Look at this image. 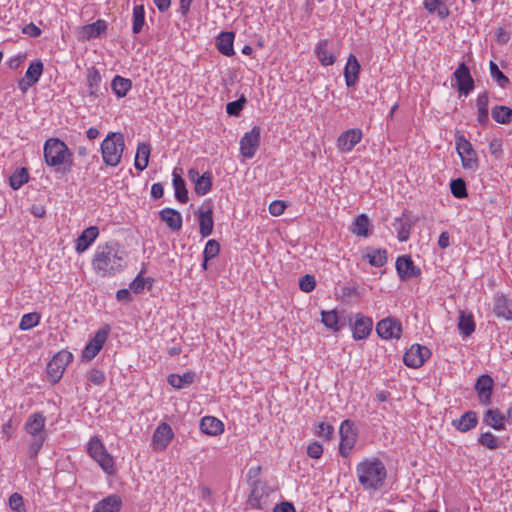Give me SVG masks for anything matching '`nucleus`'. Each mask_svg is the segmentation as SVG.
<instances>
[{
	"label": "nucleus",
	"mask_w": 512,
	"mask_h": 512,
	"mask_svg": "<svg viewBox=\"0 0 512 512\" xmlns=\"http://www.w3.org/2000/svg\"><path fill=\"white\" fill-rule=\"evenodd\" d=\"M174 433L167 423H161L153 433L152 444L155 450L163 451L171 442Z\"/></svg>",
	"instance_id": "obj_18"
},
{
	"label": "nucleus",
	"mask_w": 512,
	"mask_h": 512,
	"mask_svg": "<svg viewBox=\"0 0 512 512\" xmlns=\"http://www.w3.org/2000/svg\"><path fill=\"white\" fill-rule=\"evenodd\" d=\"M453 76L457 83V88L460 93L468 95L474 89V80L470 74L468 66L462 62L459 64Z\"/></svg>",
	"instance_id": "obj_16"
},
{
	"label": "nucleus",
	"mask_w": 512,
	"mask_h": 512,
	"mask_svg": "<svg viewBox=\"0 0 512 512\" xmlns=\"http://www.w3.org/2000/svg\"><path fill=\"white\" fill-rule=\"evenodd\" d=\"M376 332L379 337L385 340L399 339L402 333V325L397 319L388 317L377 323Z\"/></svg>",
	"instance_id": "obj_14"
},
{
	"label": "nucleus",
	"mask_w": 512,
	"mask_h": 512,
	"mask_svg": "<svg viewBox=\"0 0 512 512\" xmlns=\"http://www.w3.org/2000/svg\"><path fill=\"white\" fill-rule=\"evenodd\" d=\"M490 67V74L491 77L498 83V85L502 88L506 87V85L509 83V79L506 75H504L500 69L498 68L497 64L493 61L489 64Z\"/></svg>",
	"instance_id": "obj_54"
},
{
	"label": "nucleus",
	"mask_w": 512,
	"mask_h": 512,
	"mask_svg": "<svg viewBox=\"0 0 512 512\" xmlns=\"http://www.w3.org/2000/svg\"><path fill=\"white\" fill-rule=\"evenodd\" d=\"M396 270L401 279L414 278L420 275V269L414 265L413 260L408 255L397 258Z\"/></svg>",
	"instance_id": "obj_20"
},
{
	"label": "nucleus",
	"mask_w": 512,
	"mask_h": 512,
	"mask_svg": "<svg viewBox=\"0 0 512 512\" xmlns=\"http://www.w3.org/2000/svg\"><path fill=\"white\" fill-rule=\"evenodd\" d=\"M373 321L371 318L358 314L352 325L353 338L362 340L367 338L372 331Z\"/></svg>",
	"instance_id": "obj_23"
},
{
	"label": "nucleus",
	"mask_w": 512,
	"mask_h": 512,
	"mask_svg": "<svg viewBox=\"0 0 512 512\" xmlns=\"http://www.w3.org/2000/svg\"><path fill=\"white\" fill-rule=\"evenodd\" d=\"M145 287V279L138 275L129 285V289L134 293H140Z\"/></svg>",
	"instance_id": "obj_64"
},
{
	"label": "nucleus",
	"mask_w": 512,
	"mask_h": 512,
	"mask_svg": "<svg viewBox=\"0 0 512 512\" xmlns=\"http://www.w3.org/2000/svg\"><path fill=\"white\" fill-rule=\"evenodd\" d=\"M159 218L172 231L177 232L182 228L183 219L179 211L172 208H164L159 211Z\"/></svg>",
	"instance_id": "obj_24"
},
{
	"label": "nucleus",
	"mask_w": 512,
	"mask_h": 512,
	"mask_svg": "<svg viewBox=\"0 0 512 512\" xmlns=\"http://www.w3.org/2000/svg\"><path fill=\"white\" fill-rule=\"evenodd\" d=\"M315 433L318 437L328 440L333 433V427L326 422H320L316 427Z\"/></svg>",
	"instance_id": "obj_59"
},
{
	"label": "nucleus",
	"mask_w": 512,
	"mask_h": 512,
	"mask_svg": "<svg viewBox=\"0 0 512 512\" xmlns=\"http://www.w3.org/2000/svg\"><path fill=\"white\" fill-rule=\"evenodd\" d=\"M316 279L313 275L306 274L302 276L299 280V288L305 292L309 293L315 289Z\"/></svg>",
	"instance_id": "obj_57"
},
{
	"label": "nucleus",
	"mask_w": 512,
	"mask_h": 512,
	"mask_svg": "<svg viewBox=\"0 0 512 512\" xmlns=\"http://www.w3.org/2000/svg\"><path fill=\"white\" fill-rule=\"evenodd\" d=\"M307 454L309 457L314 458V459L320 458L323 454L322 445L318 442H313V443L309 444L307 447Z\"/></svg>",
	"instance_id": "obj_61"
},
{
	"label": "nucleus",
	"mask_w": 512,
	"mask_h": 512,
	"mask_svg": "<svg viewBox=\"0 0 512 512\" xmlns=\"http://www.w3.org/2000/svg\"><path fill=\"white\" fill-rule=\"evenodd\" d=\"M99 230L96 226L86 228L76 240V251L80 254L86 251L89 246L96 240Z\"/></svg>",
	"instance_id": "obj_27"
},
{
	"label": "nucleus",
	"mask_w": 512,
	"mask_h": 512,
	"mask_svg": "<svg viewBox=\"0 0 512 512\" xmlns=\"http://www.w3.org/2000/svg\"><path fill=\"white\" fill-rule=\"evenodd\" d=\"M195 380L194 372H185L182 375L171 374L168 376V383L177 389H182L185 386L192 384Z\"/></svg>",
	"instance_id": "obj_40"
},
{
	"label": "nucleus",
	"mask_w": 512,
	"mask_h": 512,
	"mask_svg": "<svg viewBox=\"0 0 512 512\" xmlns=\"http://www.w3.org/2000/svg\"><path fill=\"white\" fill-rule=\"evenodd\" d=\"M359 483L366 490L376 491L380 489L387 476V471L381 460L368 458L360 462L356 467Z\"/></svg>",
	"instance_id": "obj_2"
},
{
	"label": "nucleus",
	"mask_w": 512,
	"mask_h": 512,
	"mask_svg": "<svg viewBox=\"0 0 512 512\" xmlns=\"http://www.w3.org/2000/svg\"><path fill=\"white\" fill-rule=\"evenodd\" d=\"M40 321V315L36 312L24 314L21 318L19 328L23 331L32 329L37 326Z\"/></svg>",
	"instance_id": "obj_49"
},
{
	"label": "nucleus",
	"mask_w": 512,
	"mask_h": 512,
	"mask_svg": "<svg viewBox=\"0 0 512 512\" xmlns=\"http://www.w3.org/2000/svg\"><path fill=\"white\" fill-rule=\"evenodd\" d=\"M511 301L504 295H496L493 303V312L498 318L512 319Z\"/></svg>",
	"instance_id": "obj_28"
},
{
	"label": "nucleus",
	"mask_w": 512,
	"mask_h": 512,
	"mask_svg": "<svg viewBox=\"0 0 512 512\" xmlns=\"http://www.w3.org/2000/svg\"><path fill=\"white\" fill-rule=\"evenodd\" d=\"M29 179L28 172L26 168L17 169L10 176V186L13 189H19L24 183H26Z\"/></svg>",
	"instance_id": "obj_47"
},
{
	"label": "nucleus",
	"mask_w": 512,
	"mask_h": 512,
	"mask_svg": "<svg viewBox=\"0 0 512 512\" xmlns=\"http://www.w3.org/2000/svg\"><path fill=\"white\" fill-rule=\"evenodd\" d=\"M489 99L487 93H482L477 98L478 116L477 120L481 125H486L489 121L488 117Z\"/></svg>",
	"instance_id": "obj_45"
},
{
	"label": "nucleus",
	"mask_w": 512,
	"mask_h": 512,
	"mask_svg": "<svg viewBox=\"0 0 512 512\" xmlns=\"http://www.w3.org/2000/svg\"><path fill=\"white\" fill-rule=\"evenodd\" d=\"M458 329L465 337L470 336L475 331V322L471 313L462 310L459 312Z\"/></svg>",
	"instance_id": "obj_36"
},
{
	"label": "nucleus",
	"mask_w": 512,
	"mask_h": 512,
	"mask_svg": "<svg viewBox=\"0 0 512 512\" xmlns=\"http://www.w3.org/2000/svg\"><path fill=\"white\" fill-rule=\"evenodd\" d=\"M360 63L354 54H350L345 68H344V78L347 87H354L359 80L360 73Z\"/></svg>",
	"instance_id": "obj_21"
},
{
	"label": "nucleus",
	"mask_w": 512,
	"mask_h": 512,
	"mask_svg": "<svg viewBox=\"0 0 512 512\" xmlns=\"http://www.w3.org/2000/svg\"><path fill=\"white\" fill-rule=\"evenodd\" d=\"M270 490L267 484L260 480H255L252 484V490L247 500V506L252 509H264L268 505Z\"/></svg>",
	"instance_id": "obj_8"
},
{
	"label": "nucleus",
	"mask_w": 512,
	"mask_h": 512,
	"mask_svg": "<svg viewBox=\"0 0 512 512\" xmlns=\"http://www.w3.org/2000/svg\"><path fill=\"white\" fill-rule=\"evenodd\" d=\"M101 81V74L95 67H91L87 70L86 85L90 97L95 99L99 96Z\"/></svg>",
	"instance_id": "obj_31"
},
{
	"label": "nucleus",
	"mask_w": 512,
	"mask_h": 512,
	"mask_svg": "<svg viewBox=\"0 0 512 512\" xmlns=\"http://www.w3.org/2000/svg\"><path fill=\"white\" fill-rule=\"evenodd\" d=\"M478 443L490 450H495L500 446L498 438L490 431L481 433L478 438Z\"/></svg>",
	"instance_id": "obj_48"
},
{
	"label": "nucleus",
	"mask_w": 512,
	"mask_h": 512,
	"mask_svg": "<svg viewBox=\"0 0 512 512\" xmlns=\"http://www.w3.org/2000/svg\"><path fill=\"white\" fill-rule=\"evenodd\" d=\"M10 508L16 512H25L23 497L19 493H13L9 498Z\"/></svg>",
	"instance_id": "obj_58"
},
{
	"label": "nucleus",
	"mask_w": 512,
	"mask_h": 512,
	"mask_svg": "<svg viewBox=\"0 0 512 512\" xmlns=\"http://www.w3.org/2000/svg\"><path fill=\"white\" fill-rule=\"evenodd\" d=\"M43 63L40 59L33 60L25 73V76L18 81V88L25 93L30 87L35 85L42 73H43Z\"/></svg>",
	"instance_id": "obj_13"
},
{
	"label": "nucleus",
	"mask_w": 512,
	"mask_h": 512,
	"mask_svg": "<svg viewBox=\"0 0 512 512\" xmlns=\"http://www.w3.org/2000/svg\"><path fill=\"white\" fill-rule=\"evenodd\" d=\"M478 417L475 411H467L460 418L452 421V426L460 432H468L475 428Z\"/></svg>",
	"instance_id": "obj_29"
},
{
	"label": "nucleus",
	"mask_w": 512,
	"mask_h": 512,
	"mask_svg": "<svg viewBox=\"0 0 512 512\" xmlns=\"http://www.w3.org/2000/svg\"><path fill=\"white\" fill-rule=\"evenodd\" d=\"M371 266L382 267L387 263V251L385 249H374L363 255Z\"/></svg>",
	"instance_id": "obj_42"
},
{
	"label": "nucleus",
	"mask_w": 512,
	"mask_h": 512,
	"mask_svg": "<svg viewBox=\"0 0 512 512\" xmlns=\"http://www.w3.org/2000/svg\"><path fill=\"white\" fill-rule=\"evenodd\" d=\"M200 430L210 436H217L223 433L224 424L221 420L213 416H205L200 420Z\"/></svg>",
	"instance_id": "obj_25"
},
{
	"label": "nucleus",
	"mask_w": 512,
	"mask_h": 512,
	"mask_svg": "<svg viewBox=\"0 0 512 512\" xmlns=\"http://www.w3.org/2000/svg\"><path fill=\"white\" fill-rule=\"evenodd\" d=\"M145 24V9L143 5H135L133 8V25L132 31L138 34L142 31Z\"/></svg>",
	"instance_id": "obj_46"
},
{
	"label": "nucleus",
	"mask_w": 512,
	"mask_h": 512,
	"mask_svg": "<svg viewBox=\"0 0 512 512\" xmlns=\"http://www.w3.org/2000/svg\"><path fill=\"white\" fill-rule=\"evenodd\" d=\"M431 356V351L426 346L413 344L403 356V362L410 368H420Z\"/></svg>",
	"instance_id": "obj_11"
},
{
	"label": "nucleus",
	"mask_w": 512,
	"mask_h": 512,
	"mask_svg": "<svg viewBox=\"0 0 512 512\" xmlns=\"http://www.w3.org/2000/svg\"><path fill=\"white\" fill-rule=\"evenodd\" d=\"M492 118L495 122L500 124H510L512 123V109L504 106L497 105L492 108L491 111Z\"/></svg>",
	"instance_id": "obj_41"
},
{
	"label": "nucleus",
	"mask_w": 512,
	"mask_h": 512,
	"mask_svg": "<svg viewBox=\"0 0 512 512\" xmlns=\"http://www.w3.org/2000/svg\"><path fill=\"white\" fill-rule=\"evenodd\" d=\"M505 420V416L497 408L488 409L483 415V423L497 431L505 429Z\"/></svg>",
	"instance_id": "obj_30"
},
{
	"label": "nucleus",
	"mask_w": 512,
	"mask_h": 512,
	"mask_svg": "<svg viewBox=\"0 0 512 512\" xmlns=\"http://www.w3.org/2000/svg\"><path fill=\"white\" fill-rule=\"evenodd\" d=\"M41 29L34 23H29L22 28V33L30 37L36 38L41 35Z\"/></svg>",
	"instance_id": "obj_63"
},
{
	"label": "nucleus",
	"mask_w": 512,
	"mask_h": 512,
	"mask_svg": "<svg viewBox=\"0 0 512 512\" xmlns=\"http://www.w3.org/2000/svg\"><path fill=\"white\" fill-rule=\"evenodd\" d=\"M455 145L462 167L467 170L476 171L478 169V158L470 141L463 134L458 133L455 135Z\"/></svg>",
	"instance_id": "obj_6"
},
{
	"label": "nucleus",
	"mask_w": 512,
	"mask_h": 512,
	"mask_svg": "<svg viewBox=\"0 0 512 512\" xmlns=\"http://www.w3.org/2000/svg\"><path fill=\"white\" fill-rule=\"evenodd\" d=\"M199 233L203 238L212 234L214 227L213 210L210 205L202 206L197 212Z\"/></svg>",
	"instance_id": "obj_19"
},
{
	"label": "nucleus",
	"mask_w": 512,
	"mask_h": 512,
	"mask_svg": "<svg viewBox=\"0 0 512 512\" xmlns=\"http://www.w3.org/2000/svg\"><path fill=\"white\" fill-rule=\"evenodd\" d=\"M322 323L327 327L334 331H338L340 328L338 326V315L335 310L332 311H322Z\"/></svg>",
	"instance_id": "obj_51"
},
{
	"label": "nucleus",
	"mask_w": 512,
	"mask_h": 512,
	"mask_svg": "<svg viewBox=\"0 0 512 512\" xmlns=\"http://www.w3.org/2000/svg\"><path fill=\"white\" fill-rule=\"evenodd\" d=\"M247 100L245 96H241L238 100L227 103L226 112L230 116H238L242 111Z\"/></svg>",
	"instance_id": "obj_56"
},
{
	"label": "nucleus",
	"mask_w": 512,
	"mask_h": 512,
	"mask_svg": "<svg viewBox=\"0 0 512 512\" xmlns=\"http://www.w3.org/2000/svg\"><path fill=\"white\" fill-rule=\"evenodd\" d=\"M110 327L108 325L100 328L94 335V337L88 342L82 351V359L85 361H91L102 349L105 344Z\"/></svg>",
	"instance_id": "obj_12"
},
{
	"label": "nucleus",
	"mask_w": 512,
	"mask_h": 512,
	"mask_svg": "<svg viewBox=\"0 0 512 512\" xmlns=\"http://www.w3.org/2000/svg\"><path fill=\"white\" fill-rule=\"evenodd\" d=\"M412 225V220L405 214H402L401 217L395 219L393 226L397 232V238L400 242H406L409 239Z\"/></svg>",
	"instance_id": "obj_32"
},
{
	"label": "nucleus",
	"mask_w": 512,
	"mask_h": 512,
	"mask_svg": "<svg viewBox=\"0 0 512 512\" xmlns=\"http://www.w3.org/2000/svg\"><path fill=\"white\" fill-rule=\"evenodd\" d=\"M261 138V129L254 126L249 132H246L240 139V152L245 158H252L256 154Z\"/></svg>",
	"instance_id": "obj_10"
},
{
	"label": "nucleus",
	"mask_w": 512,
	"mask_h": 512,
	"mask_svg": "<svg viewBox=\"0 0 512 512\" xmlns=\"http://www.w3.org/2000/svg\"><path fill=\"white\" fill-rule=\"evenodd\" d=\"M124 149L125 140L123 134L120 132L108 133L100 146L103 162L107 166H118L121 162Z\"/></svg>",
	"instance_id": "obj_4"
},
{
	"label": "nucleus",
	"mask_w": 512,
	"mask_h": 512,
	"mask_svg": "<svg viewBox=\"0 0 512 512\" xmlns=\"http://www.w3.org/2000/svg\"><path fill=\"white\" fill-rule=\"evenodd\" d=\"M125 264V251L116 243L99 245L92 259V267L100 277L115 276Z\"/></svg>",
	"instance_id": "obj_1"
},
{
	"label": "nucleus",
	"mask_w": 512,
	"mask_h": 512,
	"mask_svg": "<svg viewBox=\"0 0 512 512\" xmlns=\"http://www.w3.org/2000/svg\"><path fill=\"white\" fill-rule=\"evenodd\" d=\"M328 47V40L322 39L318 42L315 53L320 61V63L324 66H330L335 63V56L330 53L327 49Z\"/></svg>",
	"instance_id": "obj_37"
},
{
	"label": "nucleus",
	"mask_w": 512,
	"mask_h": 512,
	"mask_svg": "<svg viewBox=\"0 0 512 512\" xmlns=\"http://www.w3.org/2000/svg\"><path fill=\"white\" fill-rule=\"evenodd\" d=\"M151 153V146L148 143L141 142L137 146L136 156L134 160V166L137 170L143 171L147 168L149 163V157Z\"/></svg>",
	"instance_id": "obj_34"
},
{
	"label": "nucleus",
	"mask_w": 512,
	"mask_h": 512,
	"mask_svg": "<svg viewBox=\"0 0 512 512\" xmlns=\"http://www.w3.org/2000/svg\"><path fill=\"white\" fill-rule=\"evenodd\" d=\"M194 191L199 196H204L209 193L212 189V175L210 172L203 173L200 177H197L194 183Z\"/></svg>",
	"instance_id": "obj_43"
},
{
	"label": "nucleus",
	"mask_w": 512,
	"mask_h": 512,
	"mask_svg": "<svg viewBox=\"0 0 512 512\" xmlns=\"http://www.w3.org/2000/svg\"><path fill=\"white\" fill-rule=\"evenodd\" d=\"M87 453L99 464L104 472L109 475H113L115 473L114 459L107 452L104 444L97 436L92 437L88 442Z\"/></svg>",
	"instance_id": "obj_5"
},
{
	"label": "nucleus",
	"mask_w": 512,
	"mask_h": 512,
	"mask_svg": "<svg viewBox=\"0 0 512 512\" xmlns=\"http://www.w3.org/2000/svg\"><path fill=\"white\" fill-rule=\"evenodd\" d=\"M72 361V354L69 352L57 353L47 365V375L52 383H57L69 362Z\"/></svg>",
	"instance_id": "obj_9"
},
{
	"label": "nucleus",
	"mask_w": 512,
	"mask_h": 512,
	"mask_svg": "<svg viewBox=\"0 0 512 512\" xmlns=\"http://www.w3.org/2000/svg\"><path fill=\"white\" fill-rule=\"evenodd\" d=\"M86 378L90 383L96 386L103 385L106 380L104 372L97 368L90 369L86 374Z\"/></svg>",
	"instance_id": "obj_55"
},
{
	"label": "nucleus",
	"mask_w": 512,
	"mask_h": 512,
	"mask_svg": "<svg viewBox=\"0 0 512 512\" xmlns=\"http://www.w3.org/2000/svg\"><path fill=\"white\" fill-rule=\"evenodd\" d=\"M45 441V437H33V440L31 441L29 445V454L30 457H36L38 452L40 451L41 447L43 446V443Z\"/></svg>",
	"instance_id": "obj_60"
},
{
	"label": "nucleus",
	"mask_w": 512,
	"mask_h": 512,
	"mask_svg": "<svg viewBox=\"0 0 512 512\" xmlns=\"http://www.w3.org/2000/svg\"><path fill=\"white\" fill-rule=\"evenodd\" d=\"M44 160L57 171L69 172L72 166V153L68 146L58 138H49L44 143Z\"/></svg>",
	"instance_id": "obj_3"
},
{
	"label": "nucleus",
	"mask_w": 512,
	"mask_h": 512,
	"mask_svg": "<svg viewBox=\"0 0 512 512\" xmlns=\"http://www.w3.org/2000/svg\"><path fill=\"white\" fill-rule=\"evenodd\" d=\"M132 87V82L128 78L115 76L111 82V88L117 97L122 98L127 95Z\"/></svg>",
	"instance_id": "obj_38"
},
{
	"label": "nucleus",
	"mask_w": 512,
	"mask_h": 512,
	"mask_svg": "<svg viewBox=\"0 0 512 512\" xmlns=\"http://www.w3.org/2000/svg\"><path fill=\"white\" fill-rule=\"evenodd\" d=\"M173 188H174V194L177 201L180 203H186L188 201V191L186 189V184L184 179L176 172V170L173 171Z\"/></svg>",
	"instance_id": "obj_35"
},
{
	"label": "nucleus",
	"mask_w": 512,
	"mask_h": 512,
	"mask_svg": "<svg viewBox=\"0 0 512 512\" xmlns=\"http://www.w3.org/2000/svg\"><path fill=\"white\" fill-rule=\"evenodd\" d=\"M234 33L233 32H221L216 40L217 49L225 56L234 55Z\"/></svg>",
	"instance_id": "obj_33"
},
{
	"label": "nucleus",
	"mask_w": 512,
	"mask_h": 512,
	"mask_svg": "<svg viewBox=\"0 0 512 512\" xmlns=\"http://www.w3.org/2000/svg\"><path fill=\"white\" fill-rule=\"evenodd\" d=\"M493 387L494 381L490 375L483 374L478 377L475 383V390L482 405L488 406L491 404Z\"/></svg>",
	"instance_id": "obj_17"
},
{
	"label": "nucleus",
	"mask_w": 512,
	"mask_h": 512,
	"mask_svg": "<svg viewBox=\"0 0 512 512\" xmlns=\"http://www.w3.org/2000/svg\"><path fill=\"white\" fill-rule=\"evenodd\" d=\"M286 208V204L283 201H273L269 205V212L273 216H280L284 213V210Z\"/></svg>",
	"instance_id": "obj_62"
},
{
	"label": "nucleus",
	"mask_w": 512,
	"mask_h": 512,
	"mask_svg": "<svg viewBox=\"0 0 512 512\" xmlns=\"http://www.w3.org/2000/svg\"><path fill=\"white\" fill-rule=\"evenodd\" d=\"M220 253V244L215 239H210L207 241L204 251L203 258L205 260H212L217 257Z\"/></svg>",
	"instance_id": "obj_53"
},
{
	"label": "nucleus",
	"mask_w": 512,
	"mask_h": 512,
	"mask_svg": "<svg viewBox=\"0 0 512 512\" xmlns=\"http://www.w3.org/2000/svg\"><path fill=\"white\" fill-rule=\"evenodd\" d=\"M353 233H355L358 236H367L368 235V226H369V219L365 214L359 215L354 223Z\"/></svg>",
	"instance_id": "obj_50"
},
{
	"label": "nucleus",
	"mask_w": 512,
	"mask_h": 512,
	"mask_svg": "<svg viewBox=\"0 0 512 512\" xmlns=\"http://www.w3.org/2000/svg\"><path fill=\"white\" fill-rule=\"evenodd\" d=\"M45 416L38 412L31 414L25 423V431L33 437H45Z\"/></svg>",
	"instance_id": "obj_22"
},
{
	"label": "nucleus",
	"mask_w": 512,
	"mask_h": 512,
	"mask_svg": "<svg viewBox=\"0 0 512 512\" xmlns=\"http://www.w3.org/2000/svg\"><path fill=\"white\" fill-rule=\"evenodd\" d=\"M363 137L362 130L352 128L342 132L337 138V148L342 153H349L361 141Z\"/></svg>",
	"instance_id": "obj_15"
},
{
	"label": "nucleus",
	"mask_w": 512,
	"mask_h": 512,
	"mask_svg": "<svg viewBox=\"0 0 512 512\" xmlns=\"http://www.w3.org/2000/svg\"><path fill=\"white\" fill-rule=\"evenodd\" d=\"M451 193L456 198H464L467 196L466 183L463 179H453L450 183Z\"/></svg>",
	"instance_id": "obj_52"
},
{
	"label": "nucleus",
	"mask_w": 512,
	"mask_h": 512,
	"mask_svg": "<svg viewBox=\"0 0 512 512\" xmlns=\"http://www.w3.org/2000/svg\"><path fill=\"white\" fill-rule=\"evenodd\" d=\"M424 8L429 13L437 12V15L441 19H445L449 16L450 11L442 0H424Z\"/></svg>",
	"instance_id": "obj_44"
},
{
	"label": "nucleus",
	"mask_w": 512,
	"mask_h": 512,
	"mask_svg": "<svg viewBox=\"0 0 512 512\" xmlns=\"http://www.w3.org/2000/svg\"><path fill=\"white\" fill-rule=\"evenodd\" d=\"M340 443L339 453L343 457H348L357 441V431L351 420H344L340 425Z\"/></svg>",
	"instance_id": "obj_7"
},
{
	"label": "nucleus",
	"mask_w": 512,
	"mask_h": 512,
	"mask_svg": "<svg viewBox=\"0 0 512 512\" xmlns=\"http://www.w3.org/2000/svg\"><path fill=\"white\" fill-rule=\"evenodd\" d=\"M106 29L107 23L104 20L99 19L91 24L85 25L82 28V34L86 39H93L99 37Z\"/></svg>",
	"instance_id": "obj_39"
},
{
	"label": "nucleus",
	"mask_w": 512,
	"mask_h": 512,
	"mask_svg": "<svg viewBox=\"0 0 512 512\" xmlns=\"http://www.w3.org/2000/svg\"><path fill=\"white\" fill-rule=\"evenodd\" d=\"M122 499L119 495L111 494L99 501L93 509V512H120Z\"/></svg>",
	"instance_id": "obj_26"
}]
</instances>
